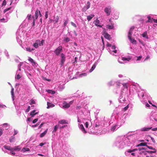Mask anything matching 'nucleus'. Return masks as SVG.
<instances>
[{
    "label": "nucleus",
    "mask_w": 157,
    "mask_h": 157,
    "mask_svg": "<svg viewBox=\"0 0 157 157\" xmlns=\"http://www.w3.org/2000/svg\"><path fill=\"white\" fill-rule=\"evenodd\" d=\"M117 130V128H97L95 129L96 131L94 134L98 135L105 133L111 134Z\"/></svg>",
    "instance_id": "1"
},
{
    "label": "nucleus",
    "mask_w": 157,
    "mask_h": 157,
    "mask_svg": "<svg viewBox=\"0 0 157 157\" xmlns=\"http://www.w3.org/2000/svg\"><path fill=\"white\" fill-rule=\"evenodd\" d=\"M125 139L124 137H119L117 138L115 143L116 146L119 149H122L124 147L125 145L124 143L122 140Z\"/></svg>",
    "instance_id": "2"
},
{
    "label": "nucleus",
    "mask_w": 157,
    "mask_h": 157,
    "mask_svg": "<svg viewBox=\"0 0 157 157\" xmlns=\"http://www.w3.org/2000/svg\"><path fill=\"white\" fill-rule=\"evenodd\" d=\"M4 147L5 149L10 151V154H11L13 155H15V152H14V151H19L21 149V148L19 146H15L14 147L12 148L9 146H4Z\"/></svg>",
    "instance_id": "3"
},
{
    "label": "nucleus",
    "mask_w": 157,
    "mask_h": 157,
    "mask_svg": "<svg viewBox=\"0 0 157 157\" xmlns=\"http://www.w3.org/2000/svg\"><path fill=\"white\" fill-rule=\"evenodd\" d=\"M80 130L84 134L88 133L89 134H94L96 132L95 129L97 128H80Z\"/></svg>",
    "instance_id": "4"
},
{
    "label": "nucleus",
    "mask_w": 157,
    "mask_h": 157,
    "mask_svg": "<svg viewBox=\"0 0 157 157\" xmlns=\"http://www.w3.org/2000/svg\"><path fill=\"white\" fill-rule=\"evenodd\" d=\"M136 150V149H128L124 153L125 155L127 156H129L131 154L133 156L135 155V153L133 152H134Z\"/></svg>",
    "instance_id": "5"
},
{
    "label": "nucleus",
    "mask_w": 157,
    "mask_h": 157,
    "mask_svg": "<svg viewBox=\"0 0 157 157\" xmlns=\"http://www.w3.org/2000/svg\"><path fill=\"white\" fill-rule=\"evenodd\" d=\"M62 50L61 46L58 47L54 51V52L57 56H59Z\"/></svg>",
    "instance_id": "6"
},
{
    "label": "nucleus",
    "mask_w": 157,
    "mask_h": 157,
    "mask_svg": "<svg viewBox=\"0 0 157 157\" xmlns=\"http://www.w3.org/2000/svg\"><path fill=\"white\" fill-rule=\"evenodd\" d=\"M111 8L108 6L105 7L104 9L105 12L106 13L107 16H109L110 14Z\"/></svg>",
    "instance_id": "7"
},
{
    "label": "nucleus",
    "mask_w": 157,
    "mask_h": 157,
    "mask_svg": "<svg viewBox=\"0 0 157 157\" xmlns=\"http://www.w3.org/2000/svg\"><path fill=\"white\" fill-rule=\"evenodd\" d=\"M65 61V55L63 53H61V63H60V64L61 65V66H62L64 62Z\"/></svg>",
    "instance_id": "8"
},
{
    "label": "nucleus",
    "mask_w": 157,
    "mask_h": 157,
    "mask_svg": "<svg viewBox=\"0 0 157 157\" xmlns=\"http://www.w3.org/2000/svg\"><path fill=\"white\" fill-rule=\"evenodd\" d=\"M90 3L89 2H87L86 6H84L82 9V11L83 12H85L87 9H89L90 7Z\"/></svg>",
    "instance_id": "9"
},
{
    "label": "nucleus",
    "mask_w": 157,
    "mask_h": 157,
    "mask_svg": "<svg viewBox=\"0 0 157 157\" xmlns=\"http://www.w3.org/2000/svg\"><path fill=\"white\" fill-rule=\"evenodd\" d=\"M41 46L40 44V41L39 40H36V42L33 44V46L36 48H37L38 47V45Z\"/></svg>",
    "instance_id": "10"
},
{
    "label": "nucleus",
    "mask_w": 157,
    "mask_h": 157,
    "mask_svg": "<svg viewBox=\"0 0 157 157\" xmlns=\"http://www.w3.org/2000/svg\"><path fill=\"white\" fill-rule=\"evenodd\" d=\"M59 17L58 16H54L53 20H52L53 22H55V24L57 23L59 19Z\"/></svg>",
    "instance_id": "11"
},
{
    "label": "nucleus",
    "mask_w": 157,
    "mask_h": 157,
    "mask_svg": "<svg viewBox=\"0 0 157 157\" xmlns=\"http://www.w3.org/2000/svg\"><path fill=\"white\" fill-rule=\"evenodd\" d=\"M70 107V104L64 101L63 103V107L65 108H68Z\"/></svg>",
    "instance_id": "12"
},
{
    "label": "nucleus",
    "mask_w": 157,
    "mask_h": 157,
    "mask_svg": "<svg viewBox=\"0 0 157 157\" xmlns=\"http://www.w3.org/2000/svg\"><path fill=\"white\" fill-rule=\"evenodd\" d=\"M121 137H125V139L124 140H122L123 141L124 143L125 144L126 143H127L128 144V143L130 142V140H129V139L127 137V136H121Z\"/></svg>",
    "instance_id": "13"
},
{
    "label": "nucleus",
    "mask_w": 157,
    "mask_h": 157,
    "mask_svg": "<svg viewBox=\"0 0 157 157\" xmlns=\"http://www.w3.org/2000/svg\"><path fill=\"white\" fill-rule=\"evenodd\" d=\"M128 37L132 43L134 44L136 43V41L134 39L132 38V35H131L129 37V34H128Z\"/></svg>",
    "instance_id": "14"
},
{
    "label": "nucleus",
    "mask_w": 157,
    "mask_h": 157,
    "mask_svg": "<svg viewBox=\"0 0 157 157\" xmlns=\"http://www.w3.org/2000/svg\"><path fill=\"white\" fill-rule=\"evenodd\" d=\"M135 27L134 26H132L128 33V34H129V37L131 35H132V33L133 29H134Z\"/></svg>",
    "instance_id": "15"
},
{
    "label": "nucleus",
    "mask_w": 157,
    "mask_h": 157,
    "mask_svg": "<svg viewBox=\"0 0 157 157\" xmlns=\"http://www.w3.org/2000/svg\"><path fill=\"white\" fill-rule=\"evenodd\" d=\"M40 11L39 10H38V9H36V11L35 12V19H37L38 17V15L39 14Z\"/></svg>",
    "instance_id": "16"
},
{
    "label": "nucleus",
    "mask_w": 157,
    "mask_h": 157,
    "mask_svg": "<svg viewBox=\"0 0 157 157\" xmlns=\"http://www.w3.org/2000/svg\"><path fill=\"white\" fill-rule=\"evenodd\" d=\"M11 97L12 98V100L13 101H14L15 99V98H14L15 95H14V88L13 87L11 89Z\"/></svg>",
    "instance_id": "17"
},
{
    "label": "nucleus",
    "mask_w": 157,
    "mask_h": 157,
    "mask_svg": "<svg viewBox=\"0 0 157 157\" xmlns=\"http://www.w3.org/2000/svg\"><path fill=\"white\" fill-rule=\"evenodd\" d=\"M96 66V63H95L93 65L91 68L89 70V72H92L95 68Z\"/></svg>",
    "instance_id": "18"
},
{
    "label": "nucleus",
    "mask_w": 157,
    "mask_h": 157,
    "mask_svg": "<svg viewBox=\"0 0 157 157\" xmlns=\"http://www.w3.org/2000/svg\"><path fill=\"white\" fill-rule=\"evenodd\" d=\"M48 130V129H47L43 132L41 133L40 135V137H44L47 132Z\"/></svg>",
    "instance_id": "19"
},
{
    "label": "nucleus",
    "mask_w": 157,
    "mask_h": 157,
    "mask_svg": "<svg viewBox=\"0 0 157 157\" xmlns=\"http://www.w3.org/2000/svg\"><path fill=\"white\" fill-rule=\"evenodd\" d=\"M104 36L105 38L109 39L110 37V35L107 33H104Z\"/></svg>",
    "instance_id": "20"
},
{
    "label": "nucleus",
    "mask_w": 157,
    "mask_h": 157,
    "mask_svg": "<svg viewBox=\"0 0 157 157\" xmlns=\"http://www.w3.org/2000/svg\"><path fill=\"white\" fill-rule=\"evenodd\" d=\"M36 111L35 110H33L30 113V115L32 116V117H34V116L38 113V112L35 113Z\"/></svg>",
    "instance_id": "21"
},
{
    "label": "nucleus",
    "mask_w": 157,
    "mask_h": 157,
    "mask_svg": "<svg viewBox=\"0 0 157 157\" xmlns=\"http://www.w3.org/2000/svg\"><path fill=\"white\" fill-rule=\"evenodd\" d=\"M15 140V139L14 136H11L9 139L11 143L14 142Z\"/></svg>",
    "instance_id": "22"
},
{
    "label": "nucleus",
    "mask_w": 157,
    "mask_h": 157,
    "mask_svg": "<svg viewBox=\"0 0 157 157\" xmlns=\"http://www.w3.org/2000/svg\"><path fill=\"white\" fill-rule=\"evenodd\" d=\"M29 151V149L28 148L26 147H24L22 148V149L21 150V151L23 152H25L26 151Z\"/></svg>",
    "instance_id": "23"
},
{
    "label": "nucleus",
    "mask_w": 157,
    "mask_h": 157,
    "mask_svg": "<svg viewBox=\"0 0 157 157\" xmlns=\"http://www.w3.org/2000/svg\"><path fill=\"white\" fill-rule=\"evenodd\" d=\"M146 143H142L139 144L137 145V147L142 146H146L147 145Z\"/></svg>",
    "instance_id": "24"
},
{
    "label": "nucleus",
    "mask_w": 157,
    "mask_h": 157,
    "mask_svg": "<svg viewBox=\"0 0 157 157\" xmlns=\"http://www.w3.org/2000/svg\"><path fill=\"white\" fill-rule=\"evenodd\" d=\"M94 15L93 14H91L90 16H87V19L88 21H90L91 19L94 16Z\"/></svg>",
    "instance_id": "25"
},
{
    "label": "nucleus",
    "mask_w": 157,
    "mask_h": 157,
    "mask_svg": "<svg viewBox=\"0 0 157 157\" xmlns=\"http://www.w3.org/2000/svg\"><path fill=\"white\" fill-rule=\"evenodd\" d=\"M106 28L109 29H113L114 26L112 24L111 25H106Z\"/></svg>",
    "instance_id": "26"
},
{
    "label": "nucleus",
    "mask_w": 157,
    "mask_h": 157,
    "mask_svg": "<svg viewBox=\"0 0 157 157\" xmlns=\"http://www.w3.org/2000/svg\"><path fill=\"white\" fill-rule=\"evenodd\" d=\"M142 36L144 37H145L146 38H148V36H147V32L146 31L143 33L142 34Z\"/></svg>",
    "instance_id": "27"
},
{
    "label": "nucleus",
    "mask_w": 157,
    "mask_h": 157,
    "mask_svg": "<svg viewBox=\"0 0 157 157\" xmlns=\"http://www.w3.org/2000/svg\"><path fill=\"white\" fill-rule=\"evenodd\" d=\"M122 59L123 61L127 60L128 61H129L131 59V58H129V57L125 58V57H122Z\"/></svg>",
    "instance_id": "28"
},
{
    "label": "nucleus",
    "mask_w": 157,
    "mask_h": 157,
    "mask_svg": "<svg viewBox=\"0 0 157 157\" xmlns=\"http://www.w3.org/2000/svg\"><path fill=\"white\" fill-rule=\"evenodd\" d=\"M59 123L61 124H64L67 123L66 121L65 120H62L59 121Z\"/></svg>",
    "instance_id": "29"
},
{
    "label": "nucleus",
    "mask_w": 157,
    "mask_h": 157,
    "mask_svg": "<svg viewBox=\"0 0 157 157\" xmlns=\"http://www.w3.org/2000/svg\"><path fill=\"white\" fill-rule=\"evenodd\" d=\"M99 21L97 19L96 20L94 21L93 22V23H94L95 25L96 26L99 23Z\"/></svg>",
    "instance_id": "30"
},
{
    "label": "nucleus",
    "mask_w": 157,
    "mask_h": 157,
    "mask_svg": "<svg viewBox=\"0 0 157 157\" xmlns=\"http://www.w3.org/2000/svg\"><path fill=\"white\" fill-rule=\"evenodd\" d=\"M47 105H48L47 108H50V107H52V105L53 107L54 106V105L53 104H51L50 103H49L48 102L47 103Z\"/></svg>",
    "instance_id": "31"
},
{
    "label": "nucleus",
    "mask_w": 157,
    "mask_h": 157,
    "mask_svg": "<svg viewBox=\"0 0 157 157\" xmlns=\"http://www.w3.org/2000/svg\"><path fill=\"white\" fill-rule=\"evenodd\" d=\"M28 60L29 61L31 62V63H33L34 65H35L36 63L34 62L33 59L32 58H29Z\"/></svg>",
    "instance_id": "32"
},
{
    "label": "nucleus",
    "mask_w": 157,
    "mask_h": 157,
    "mask_svg": "<svg viewBox=\"0 0 157 157\" xmlns=\"http://www.w3.org/2000/svg\"><path fill=\"white\" fill-rule=\"evenodd\" d=\"M47 92L49 93H50L52 94H55V91H52V90H48L47 91Z\"/></svg>",
    "instance_id": "33"
},
{
    "label": "nucleus",
    "mask_w": 157,
    "mask_h": 157,
    "mask_svg": "<svg viewBox=\"0 0 157 157\" xmlns=\"http://www.w3.org/2000/svg\"><path fill=\"white\" fill-rule=\"evenodd\" d=\"M26 50L27 51H28V52H31L32 51L34 50V49H33V48H32V49H31V48H30V47H28V48H26Z\"/></svg>",
    "instance_id": "34"
},
{
    "label": "nucleus",
    "mask_w": 157,
    "mask_h": 157,
    "mask_svg": "<svg viewBox=\"0 0 157 157\" xmlns=\"http://www.w3.org/2000/svg\"><path fill=\"white\" fill-rule=\"evenodd\" d=\"M151 128H143L141 129V131H148Z\"/></svg>",
    "instance_id": "35"
},
{
    "label": "nucleus",
    "mask_w": 157,
    "mask_h": 157,
    "mask_svg": "<svg viewBox=\"0 0 157 157\" xmlns=\"http://www.w3.org/2000/svg\"><path fill=\"white\" fill-rule=\"evenodd\" d=\"M32 18H33V22L32 23L33 26H34L35 25V21L36 19H35V17H34V16H33L32 17Z\"/></svg>",
    "instance_id": "36"
},
{
    "label": "nucleus",
    "mask_w": 157,
    "mask_h": 157,
    "mask_svg": "<svg viewBox=\"0 0 157 157\" xmlns=\"http://www.w3.org/2000/svg\"><path fill=\"white\" fill-rule=\"evenodd\" d=\"M36 102L33 99H31L30 100V102L29 103L30 105H31L33 104H35Z\"/></svg>",
    "instance_id": "37"
},
{
    "label": "nucleus",
    "mask_w": 157,
    "mask_h": 157,
    "mask_svg": "<svg viewBox=\"0 0 157 157\" xmlns=\"http://www.w3.org/2000/svg\"><path fill=\"white\" fill-rule=\"evenodd\" d=\"M147 151H142V152H140V154H141L142 153H143L145 155H146L147 154Z\"/></svg>",
    "instance_id": "38"
},
{
    "label": "nucleus",
    "mask_w": 157,
    "mask_h": 157,
    "mask_svg": "<svg viewBox=\"0 0 157 157\" xmlns=\"http://www.w3.org/2000/svg\"><path fill=\"white\" fill-rule=\"evenodd\" d=\"M6 0H4L2 4V6L6 5Z\"/></svg>",
    "instance_id": "39"
},
{
    "label": "nucleus",
    "mask_w": 157,
    "mask_h": 157,
    "mask_svg": "<svg viewBox=\"0 0 157 157\" xmlns=\"http://www.w3.org/2000/svg\"><path fill=\"white\" fill-rule=\"evenodd\" d=\"M147 153H149L150 154L152 153H155L156 152V151L155 150L154 151H147Z\"/></svg>",
    "instance_id": "40"
},
{
    "label": "nucleus",
    "mask_w": 157,
    "mask_h": 157,
    "mask_svg": "<svg viewBox=\"0 0 157 157\" xmlns=\"http://www.w3.org/2000/svg\"><path fill=\"white\" fill-rule=\"evenodd\" d=\"M64 40L66 42H68L70 41V39L68 38L67 37L64 39Z\"/></svg>",
    "instance_id": "41"
},
{
    "label": "nucleus",
    "mask_w": 157,
    "mask_h": 157,
    "mask_svg": "<svg viewBox=\"0 0 157 157\" xmlns=\"http://www.w3.org/2000/svg\"><path fill=\"white\" fill-rule=\"evenodd\" d=\"M30 109V106H29L28 107L27 109H26L25 110V112L26 113L28 112L29 111Z\"/></svg>",
    "instance_id": "42"
},
{
    "label": "nucleus",
    "mask_w": 157,
    "mask_h": 157,
    "mask_svg": "<svg viewBox=\"0 0 157 157\" xmlns=\"http://www.w3.org/2000/svg\"><path fill=\"white\" fill-rule=\"evenodd\" d=\"M11 7H10L7 9H5L4 11V13H5L7 11L10 10Z\"/></svg>",
    "instance_id": "43"
},
{
    "label": "nucleus",
    "mask_w": 157,
    "mask_h": 157,
    "mask_svg": "<svg viewBox=\"0 0 157 157\" xmlns=\"http://www.w3.org/2000/svg\"><path fill=\"white\" fill-rule=\"evenodd\" d=\"M71 25H72L74 27H75V28L77 27L75 23L73 22H71Z\"/></svg>",
    "instance_id": "44"
},
{
    "label": "nucleus",
    "mask_w": 157,
    "mask_h": 157,
    "mask_svg": "<svg viewBox=\"0 0 157 157\" xmlns=\"http://www.w3.org/2000/svg\"><path fill=\"white\" fill-rule=\"evenodd\" d=\"M28 19L29 20H31V15H28L27 16Z\"/></svg>",
    "instance_id": "45"
},
{
    "label": "nucleus",
    "mask_w": 157,
    "mask_h": 157,
    "mask_svg": "<svg viewBox=\"0 0 157 157\" xmlns=\"http://www.w3.org/2000/svg\"><path fill=\"white\" fill-rule=\"evenodd\" d=\"M152 18L151 19V18L149 19H148V20L146 21L147 22H152V21H153Z\"/></svg>",
    "instance_id": "46"
},
{
    "label": "nucleus",
    "mask_w": 157,
    "mask_h": 157,
    "mask_svg": "<svg viewBox=\"0 0 157 157\" xmlns=\"http://www.w3.org/2000/svg\"><path fill=\"white\" fill-rule=\"evenodd\" d=\"M44 40H42L41 41V42H40V44H41V46H43V45L44 43Z\"/></svg>",
    "instance_id": "47"
},
{
    "label": "nucleus",
    "mask_w": 157,
    "mask_h": 157,
    "mask_svg": "<svg viewBox=\"0 0 157 157\" xmlns=\"http://www.w3.org/2000/svg\"><path fill=\"white\" fill-rule=\"evenodd\" d=\"M67 23H68V21H65L63 24L64 27H65L66 25H67Z\"/></svg>",
    "instance_id": "48"
},
{
    "label": "nucleus",
    "mask_w": 157,
    "mask_h": 157,
    "mask_svg": "<svg viewBox=\"0 0 157 157\" xmlns=\"http://www.w3.org/2000/svg\"><path fill=\"white\" fill-rule=\"evenodd\" d=\"M147 147L149 149H152V150H155L152 147L149 146H147Z\"/></svg>",
    "instance_id": "49"
},
{
    "label": "nucleus",
    "mask_w": 157,
    "mask_h": 157,
    "mask_svg": "<svg viewBox=\"0 0 157 157\" xmlns=\"http://www.w3.org/2000/svg\"><path fill=\"white\" fill-rule=\"evenodd\" d=\"M142 57L141 56L137 57V60H140L141 59Z\"/></svg>",
    "instance_id": "50"
},
{
    "label": "nucleus",
    "mask_w": 157,
    "mask_h": 157,
    "mask_svg": "<svg viewBox=\"0 0 157 157\" xmlns=\"http://www.w3.org/2000/svg\"><path fill=\"white\" fill-rule=\"evenodd\" d=\"M7 126H8V127L9 126V125H8L7 123H5L3 124V127H7Z\"/></svg>",
    "instance_id": "51"
},
{
    "label": "nucleus",
    "mask_w": 157,
    "mask_h": 157,
    "mask_svg": "<svg viewBox=\"0 0 157 157\" xmlns=\"http://www.w3.org/2000/svg\"><path fill=\"white\" fill-rule=\"evenodd\" d=\"M38 120V119L37 118H36L33 121V123H35Z\"/></svg>",
    "instance_id": "52"
},
{
    "label": "nucleus",
    "mask_w": 157,
    "mask_h": 157,
    "mask_svg": "<svg viewBox=\"0 0 157 157\" xmlns=\"http://www.w3.org/2000/svg\"><path fill=\"white\" fill-rule=\"evenodd\" d=\"M122 85L124 87H125H125L126 88H127V84L126 83H124Z\"/></svg>",
    "instance_id": "53"
},
{
    "label": "nucleus",
    "mask_w": 157,
    "mask_h": 157,
    "mask_svg": "<svg viewBox=\"0 0 157 157\" xmlns=\"http://www.w3.org/2000/svg\"><path fill=\"white\" fill-rule=\"evenodd\" d=\"M146 149L144 148V147H139L138 148V150L140 151L142 150H144V149Z\"/></svg>",
    "instance_id": "54"
},
{
    "label": "nucleus",
    "mask_w": 157,
    "mask_h": 157,
    "mask_svg": "<svg viewBox=\"0 0 157 157\" xmlns=\"http://www.w3.org/2000/svg\"><path fill=\"white\" fill-rule=\"evenodd\" d=\"M128 108V105H127L126 106H125L124 109V111H126Z\"/></svg>",
    "instance_id": "55"
},
{
    "label": "nucleus",
    "mask_w": 157,
    "mask_h": 157,
    "mask_svg": "<svg viewBox=\"0 0 157 157\" xmlns=\"http://www.w3.org/2000/svg\"><path fill=\"white\" fill-rule=\"evenodd\" d=\"M21 78V76L19 75H17V79H19Z\"/></svg>",
    "instance_id": "56"
},
{
    "label": "nucleus",
    "mask_w": 157,
    "mask_h": 157,
    "mask_svg": "<svg viewBox=\"0 0 157 157\" xmlns=\"http://www.w3.org/2000/svg\"><path fill=\"white\" fill-rule=\"evenodd\" d=\"M45 144V143H41L39 144V146H42Z\"/></svg>",
    "instance_id": "57"
},
{
    "label": "nucleus",
    "mask_w": 157,
    "mask_h": 157,
    "mask_svg": "<svg viewBox=\"0 0 157 157\" xmlns=\"http://www.w3.org/2000/svg\"><path fill=\"white\" fill-rule=\"evenodd\" d=\"M85 126L86 128H88V122H86L85 123Z\"/></svg>",
    "instance_id": "58"
},
{
    "label": "nucleus",
    "mask_w": 157,
    "mask_h": 157,
    "mask_svg": "<svg viewBox=\"0 0 157 157\" xmlns=\"http://www.w3.org/2000/svg\"><path fill=\"white\" fill-rule=\"evenodd\" d=\"M80 76H81L82 75H83L84 76H86V73H82V74H80Z\"/></svg>",
    "instance_id": "59"
},
{
    "label": "nucleus",
    "mask_w": 157,
    "mask_h": 157,
    "mask_svg": "<svg viewBox=\"0 0 157 157\" xmlns=\"http://www.w3.org/2000/svg\"><path fill=\"white\" fill-rule=\"evenodd\" d=\"M101 40H102V42L103 44L104 45V39H103V38L102 36H101Z\"/></svg>",
    "instance_id": "60"
},
{
    "label": "nucleus",
    "mask_w": 157,
    "mask_h": 157,
    "mask_svg": "<svg viewBox=\"0 0 157 157\" xmlns=\"http://www.w3.org/2000/svg\"><path fill=\"white\" fill-rule=\"evenodd\" d=\"M18 133V131H17L14 130V134H13V136L17 134Z\"/></svg>",
    "instance_id": "61"
},
{
    "label": "nucleus",
    "mask_w": 157,
    "mask_h": 157,
    "mask_svg": "<svg viewBox=\"0 0 157 157\" xmlns=\"http://www.w3.org/2000/svg\"><path fill=\"white\" fill-rule=\"evenodd\" d=\"M146 106L147 107H149L150 106V105L147 103H146Z\"/></svg>",
    "instance_id": "62"
},
{
    "label": "nucleus",
    "mask_w": 157,
    "mask_h": 157,
    "mask_svg": "<svg viewBox=\"0 0 157 157\" xmlns=\"http://www.w3.org/2000/svg\"><path fill=\"white\" fill-rule=\"evenodd\" d=\"M152 20L154 22L157 23V19H152Z\"/></svg>",
    "instance_id": "63"
},
{
    "label": "nucleus",
    "mask_w": 157,
    "mask_h": 157,
    "mask_svg": "<svg viewBox=\"0 0 157 157\" xmlns=\"http://www.w3.org/2000/svg\"><path fill=\"white\" fill-rule=\"evenodd\" d=\"M150 58V56H147L145 60H147Z\"/></svg>",
    "instance_id": "64"
}]
</instances>
